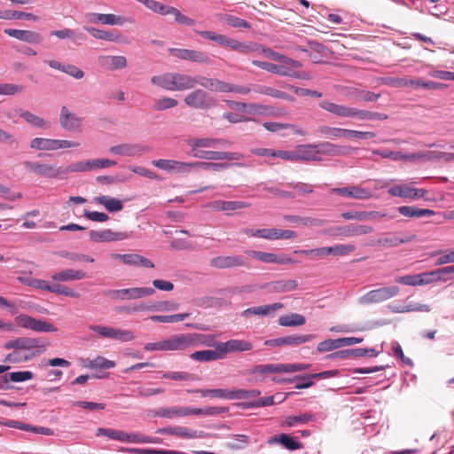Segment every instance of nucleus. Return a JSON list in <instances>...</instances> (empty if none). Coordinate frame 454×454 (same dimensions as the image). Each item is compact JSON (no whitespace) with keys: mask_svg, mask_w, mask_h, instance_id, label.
I'll list each match as a JSON object with an SVG mask.
<instances>
[{"mask_svg":"<svg viewBox=\"0 0 454 454\" xmlns=\"http://www.w3.org/2000/svg\"><path fill=\"white\" fill-rule=\"evenodd\" d=\"M194 32L205 39L214 41L223 47L229 48L242 54L258 52L261 49V45L256 43H245L238 40L232 39L231 37H228L225 35L216 34L213 31L194 30Z\"/></svg>","mask_w":454,"mask_h":454,"instance_id":"nucleus-1","label":"nucleus"},{"mask_svg":"<svg viewBox=\"0 0 454 454\" xmlns=\"http://www.w3.org/2000/svg\"><path fill=\"white\" fill-rule=\"evenodd\" d=\"M182 351L188 348H197L199 346L215 348L217 350V345L221 342L215 340L212 334H203L198 333H180Z\"/></svg>","mask_w":454,"mask_h":454,"instance_id":"nucleus-2","label":"nucleus"},{"mask_svg":"<svg viewBox=\"0 0 454 454\" xmlns=\"http://www.w3.org/2000/svg\"><path fill=\"white\" fill-rule=\"evenodd\" d=\"M184 101L189 107L200 110H207L216 106V100L201 89L194 90L187 94Z\"/></svg>","mask_w":454,"mask_h":454,"instance_id":"nucleus-3","label":"nucleus"},{"mask_svg":"<svg viewBox=\"0 0 454 454\" xmlns=\"http://www.w3.org/2000/svg\"><path fill=\"white\" fill-rule=\"evenodd\" d=\"M5 349L32 350L36 349L35 356L46 350V345L41 338L19 337L4 343Z\"/></svg>","mask_w":454,"mask_h":454,"instance_id":"nucleus-4","label":"nucleus"},{"mask_svg":"<svg viewBox=\"0 0 454 454\" xmlns=\"http://www.w3.org/2000/svg\"><path fill=\"white\" fill-rule=\"evenodd\" d=\"M23 166L27 172L40 176L62 179V168L56 165L25 160Z\"/></svg>","mask_w":454,"mask_h":454,"instance_id":"nucleus-5","label":"nucleus"},{"mask_svg":"<svg viewBox=\"0 0 454 454\" xmlns=\"http://www.w3.org/2000/svg\"><path fill=\"white\" fill-rule=\"evenodd\" d=\"M15 322L21 327L39 333H56L58 331L51 323L36 319L31 316L21 314L15 317Z\"/></svg>","mask_w":454,"mask_h":454,"instance_id":"nucleus-6","label":"nucleus"},{"mask_svg":"<svg viewBox=\"0 0 454 454\" xmlns=\"http://www.w3.org/2000/svg\"><path fill=\"white\" fill-rule=\"evenodd\" d=\"M90 330L98 333L102 337L120 341H129L135 339L134 333L129 330H122L99 325H90Z\"/></svg>","mask_w":454,"mask_h":454,"instance_id":"nucleus-7","label":"nucleus"},{"mask_svg":"<svg viewBox=\"0 0 454 454\" xmlns=\"http://www.w3.org/2000/svg\"><path fill=\"white\" fill-rule=\"evenodd\" d=\"M399 294V287L396 286L380 287L366 293L360 298L363 304L377 303L387 301Z\"/></svg>","mask_w":454,"mask_h":454,"instance_id":"nucleus-8","label":"nucleus"},{"mask_svg":"<svg viewBox=\"0 0 454 454\" xmlns=\"http://www.w3.org/2000/svg\"><path fill=\"white\" fill-rule=\"evenodd\" d=\"M215 269L223 270L248 266L247 260L242 255H219L212 258L209 262Z\"/></svg>","mask_w":454,"mask_h":454,"instance_id":"nucleus-9","label":"nucleus"},{"mask_svg":"<svg viewBox=\"0 0 454 454\" xmlns=\"http://www.w3.org/2000/svg\"><path fill=\"white\" fill-rule=\"evenodd\" d=\"M168 51L171 56L180 59L190 60L200 64H208L210 62V59L207 54L200 51L168 48Z\"/></svg>","mask_w":454,"mask_h":454,"instance_id":"nucleus-10","label":"nucleus"},{"mask_svg":"<svg viewBox=\"0 0 454 454\" xmlns=\"http://www.w3.org/2000/svg\"><path fill=\"white\" fill-rule=\"evenodd\" d=\"M373 229L370 225L350 223L344 226H335L329 230V232L333 236H361L372 232Z\"/></svg>","mask_w":454,"mask_h":454,"instance_id":"nucleus-11","label":"nucleus"},{"mask_svg":"<svg viewBox=\"0 0 454 454\" xmlns=\"http://www.w3.org/2000/svg\"><path fill=\"white\" fill-rule=\"evenodd\" d=\"M144 348L146 351H182L180 333L160 341L146 343Z\"/></svg>","mask_w":454,"mask_h":454,"instance_id":"nucleus-12","label":"nucleus"},{"mask_svg":"<svg viewBox=\"0 0 454 454\" xmlns=\"http://www.w3.org/2000/svg\"><path fill=\"white\" fill-rule=\"evenodd\" d=\"M316 338L315 334H294L285 337L270 339L265 341V345L270 347L299 346Z\"/></svg>","mask_w":454,"mask_h":454,"instance_id":"nucleus-13","label":"nucleus"},{"mask_svg":"<svg viewBox=\"0 0 454 454\" xmlns=\"http://www.w3.org/2000/svg\"><path fill=\"white\" fill-rule=\"evenodd\" d=\"M387 193L393 197L416 200L424 198L427 194V191L425 189L413 188L408 184H401L392 186L387 190Z\"/></svg>","mask_w":454,"mask_h":454,"instance_id":"nucleus-14","label":"nucleus"},{"mask_svg":"<svg viewBox=\"0 0 454 454\" xmlns=\"http://www.w3.org/2000/svg\"><path fill=\"white\" fill-rule=\"evenodd\" d=\"M193 156L207 160H239L244 158V155L237 152H220V151H196Z\"/></svg>","mask_w":454,"mask_h":454,"instance_id":"nucleus-15","label":"nucleus"},{"mask_svg":"<svg viewBox=\"0 0 454 454\" xmlns=\"http://www.w3.org/2000/svg\"><path fill=\"white\" fill-rule=\"evenodd\" d=\"M331 192L356 200H368L372 198L373 196L372 192L369 189L363 188L358 185H349L347 187L333 188L331 190Z\"/></svg>","mask_w":454,"mask_h":454,"instance_id":"nucleus-16","label":"nucleus"},{"mask_svg":"<svg viewBox=\"0 0 454 454\" xmlns=\"http://www.w3.org/2000/svg\"><path fill=\"white\" fill-rule=\"evenodd\" d=\"M416 238L415 234L390 232L387 233L385 237L379 239L377 244L383 247H393L400 244L411 242Z\"/></svg>","mask_w":454,"mask_h":454,"instance_id":"nucleus-17","label":"nucleus"},{"mask_svg":"<svg viewBox=\"0 0 454 454\" xmlns=\"http://www.w3.org/2000/svg\"><path fill=\"white\" fill-rule=\"evenodd\" d=\"M157 434H170V435H176L181 438H187V439H195V438H202L204 437V433L202 431H196L192 430L186 427H167L159 428L156 431Z\"/></svg>","mask_w":454,"mask_h":454,"instance_id":"nucleus-18","label":"nucleus"},{"mask_svg":"<svg viewBox=\"0 0 454 454\" xmlns=\"http://www.w3.org/2000/svg\"><path fill=\"white\" fill-rule=\"evenodd\" d=\"M4 32L9 36L27 43L38 44L43 41L41 34L32 30L5 28Z\"/></svg>","mask_w":454,"mask_h":454,"instance_id":"nucleus-19","label":"nucleus"},{"mask_svg":"<svg viewBox=\"0 0 454 454\" xmlns=\"http://www.w3.org/2000/svg\"><path fill=\"white\" fill-rule=\"evenodd\" d=\"M110 153L121 156L142 155L150 151V147L139 144H122L111 146Z\"/></svg>","mask_w":454,"mask_h":454,"instance_id":"nucleus-20","label":"nucleus"},{"mask_svg":"<svg viewBox=\"0 0 454 454\" xmlns=\"http://www.w3.org/2000/svg\"><path fill=\"white\" fill-rule=\"evenodd\" d=\"M90 240L94 242H110L116 240H123L129 238L127 232H115L110 229L103 231H90L89 232Z\"/></svg>","mask_w":454,"mask_h":454,"instance_id":"nucleus-21","label":"nucleus"},{"mask_svg":"<svg viewBox=\"0 0 454 454\" xmlns=\"http://www.w3.org/2000/svg\"><path fill=\"white\" fill-rule=\"evenodd\" d=\"M246 254L251 257H254L262 262L267 263H278V264H287L292 263L293 260L286 255H278L273 253H267L255 250H247Z\"/></svg>","mask_w":454,"mask_h":454,"instance_id":"nucleus-22","label":"nucleus"},{"mask_svg":"<svg viewBox=\"0 0 454 454\" xmlns=\"http://www.w3.org/2000/svg\"><path fill=\"white\" fill-rule=\"evenodd\" d=\"M86 20L89 23L92 24H106V25H123L125 19L121 16H117L115 14H103V13H95L90 12L86 14Z\"/></svg>","mask_w":454,"mask_h":454,"instance_id":"nucleus-23","label":"nucleus"},{"mask_svg":"<svg viewBox=\"0 0 454 454\" xmlns=\"http://www.w3.org/2000/svg\"><path fill=\"white\" fill-rule=\"evenodd\" d=\"M218 347L223 354V358H224L228 353L249 351L253 348V344L243 340H230L220 343Z\"/></svg>","mask_w":454,"mask_h":454,"instance_id":"nucleus-24","label":"nucleus"},{"mask_svg":"<svg viewBox=\"0 0 454 454\" xmlns=\"http://www.w3.org/2000/svg\"><path fill=\"white\" fill-rule=\"evenodd\" d=\"M82 119L75 114L70 113L67 106H63L60 109L59 124L67 131L77 129L81 126Z\"/></svg>","mask_w":454,"mask_h":454,"instance_id":"nucleus-25","label":"nucleus"},{"mask_svg":"<svg viewBox=\"0 0 454 454\" xmlns=\"http://www.w3.org/2000/svg\"><path fill=\"white\" fill-rule=\"evenodd\" d=\"M208 206L215 211H236L247 208L251 204L240 200H214Z\"/></svg>","mask_w":454,"mask_h":454,"instance_id":"nucleus-26","label":"nucleus"},{"mask_svg":"<svg viewBox=\"0 0 454 454\" xmlns=\"http://www.w3.org/2000/svg\"><path fill=\"white\" fill-rule=\"evenodd\" d=\"M98 61L107 71L121 70L127 67V59L124 56H100Z\"/></svg>","mask_w":454,"mask_h":454,"instance_id":"nucleus-27","label":"nucleus"},{"mask_svg":"<svg viewBox=\"0 0 454 454\" xmlns=\"http://www.w3.org/2000/svg\"><path fill=\"white\" fill-rule=\"evenodd\" d=\"M317 155L344 156L348 154L349 149L330 142H322L315 145Z\"/></svg>","mask_w":454,"mask_h":454,"instance_id":"nucleus-28","label":"nucleus"},{"mask_svg":"<svg viewBox=\"0 0 454 454\" xmlns=\"http://www.w3.org/2000/svg\"><path fill=\"white\" fill-rule=\"evenodd\" d=\"M267 442L270 445L280 443L289 450H300L303 447L301 442L297 441L294 437H292L291 435L286 434L273 435L268 439Z\"/></svg>","mask_w":454,"mask_h":454,"instance_id":"nucleus-29","label":"nucleus"},{"mask_svg":"<svg viewBox=\"0 0 454 454\" xmlns=\"http://www.w3.org/2000/svg\"><path fill=\"white\" fill-rule=\"evenodd\" d=\"M319 106L323 110H325L338 117L341 118H351L353 107H349L343 105H337L328 100H322L319 102Z\"/></svg>","mask_w":454,"mask_h":454,"instance_id":"nucleus-30","label":"nucleus"},{"mask_svg":"<svg viewBox=\"0 0 454 454\" xmlns=\"http://www.w3.org/2000/svg\"><path fill=\"white\" fill-rule=\"evenodd\" d=\"M154 415L161 418H176V417H185L192 415V407H183V406H172V407H161L154 411Z\"/></svg>","mask_w":454,"mask_h":454,"instance_id":"nucleus-31","label":"nucleus"},{"mask_svg":"<svg viewBox=\"0 0 454 454\" xmlns=\"http://www.w3.org/2000/svg\"><path fill=\"white\" fill-rule=\"evenodd\" d=\"M258 53H264L268 58L272 60L278 61L283 63L284 66H286L291 68H301L302 64L295 59H290L285 55H282L277 51H272L270 48H263L261 46Z\"/></svg>","mask_w":454,"mask_h":454,"instance_id":"nucleus-32","label":"nucleus"},{"mask_svg":"<svg viewBox=\"0 0 454 454\" xmlns=\"http://www.w3.org/2000/svg\"><path fill=\"white\" fill-rule=\"evenodd\" d=\"M296 161H320L315 145H300L295 149Z\"/></svg>","mask_w":454,"mask_h":454,"instance_id":"nucleus-33","label":"nucleus"},{"mask_svg":"<svg viewBox=\"0 0 454 454\" xmlns=\"http://www.w3.org/2000/svg\"><path fill=\"white\" fill-rule=\"evenodd\" d=\"M263 287L274 293H288L298 287V282L295 279H279L267 283Z\"/></svg>","mask_w":454,"mask_h":454,"instance_id":"nucleus-34","label":"nucleus"},{"mask_svg":"<svg viewBox=\"0 0 454 454\" xmlns=\"http://www.w3.org/2000/svg\"><path fill=\"white\" fill-rule=\"evenodd\" d=\"M283 308L284 305L282 303L276 302L269 305L248 308L243 311L242 315L247 317L251 316H266Z\"/></svg>","mask_w":454,"mask_h":454,"instance_id":"nucleus-35","label":"nucleus"},{"mask_svg":"<svg viewBox=\"0 0 454 454\" xmlns=\"http://www.w3.org/2000/svg\"><path fill=\"white\" fill-rule=\"evenodd\" d=\"M155 294L153 287H131L122 289V300H137Z\"/></svg>","mask_w":454,"mask_h":454,"instance_id":"nucleus-36","label":"nucleus"},{"mask_svg":"<svg viewBox=\"0 0 454 454\" xmlns=\"http://www.w3.org/2000/svg\"><path fill=\"white\" fill-rule=\"evenodd\" d=\"M153 164L163 170H177L178 172H186L189 170V163L172 160L160 159L153 161Z\"/></svg>","mask_w":454,"mask_h":454,"instance_id":"nucleus-37","label":"nucleus"},{"mask_svg":"<svg viewBox=\"0 0 454 454\" xmlns=\"http://www.w3.org/2000/svg\"><path fill=\"white\" fill-rule=\"evenodd\" d=\"M151 82L167 90H176L175 73H165L160 75H154L151 78Z\"/></svg>","mask_w":454,"mask_h":454,"instance_id":"nucleus-38","label":"nucleus"},{"mask_svg":"<svg viewBox=\"0 0 454 454\" xmlns=\"http://www.w3.org/2000/svg\"><path fill=\"white\" fill-rule=\"evenodd\" d=\"M252 64L270 73L279 74L282 76L293 75L291 67L286 66H278L270 62L253 60Z\"/></svg>","mask_w":454,"mask_h":454,"instance_id":"nucleus-39","label":"nucleus"},{"mask_svg":"<svg viewBox=\"0 0 454 454\" xmlns=\"http://www.w3.org/2000/svg\"><path fill=\"white\" fill-rule=\"evenodd\" d=\"M94 201L99 205L104 206V207L110 213L119 212L123 209V203L121 200L101 195L95 197Z\"/></svg>","mask_w":454,"mask_h":454,"instance_id":"nucleus-40","label":"nucleus"},{"mask_svg":"<svg viewBox=\"0 0 454 454\" xmlns=\"http://www.w3.org/2000/svg\"><path fill=\"white\" fill-rule=\"evenodd\" d=\"M86 277V273L82 270L73 269H66L59 272L54 273L51 277L53 281L67 282L72 280H80Z\"/></svg>","mask_w":454,"mask_h":454,"instance_id":"nucleus-41","label":"nucleus"},{"mask_svg":"<svg viewBox=\"0 0 454 454\" xmlns=\"http://www.w3.org/2000/svg\"><path fill=\"white\" fill-rule=\"evenodd\" d=\"M51 35H55L59 39H72L76 44H81L86 40V35L83 33L77 32L71 28H64L60 30H52Z\"/></svg>","mask_w":454,"mask_h":454,"instance_id":"nucleus-42","label":"nucleus"},{"mask_svg":"<svg viewBox=\"0 0 454 454\" xmlns=\"http://www.w3.org/2000/svg\"><path fill=\"white\" fill-rule=\"evenodd\" d=\"M398 212L406 217H426L435 215L434 211L427 208H417L411 206H401L397 208Z\"/></svg>","mask_w":454,"mask_h":454,"instance_id":"nucleus-43","label":"nucleus"},{"mask_svg":"<svg viewBox=\"0 0 454 454\" xmlns=\"http://www.w3.org/2000/svg\"><path fill=\"white\" fill-rule=\"evenodd\" d=\"M194 88L199 84L207 90L221 92L223 81L203 75H194Z\"/></svg>","mask_w":454,"mask_h":454,"instance_id":"nucleus-44","label":"nucleus"},{"mask_svg":"<svg viewBox=\"0 0 454 454\" xmlns=\"http://www.w3.org/2000/svg\"><path fill=\"white\" fill-rule=\"evenodd\" d=\"M190 357L195 361L209 362L223 359L220 348L217 346V350L207 349L195 351L191 354Z\"/></svg>","mask_w":454,"mask_h":454,"instance_id":"nucleus-45","label":"nucleus"},{"mask_svg":"<svg viewBox=\"0 0 454 454\" xmlns=\"http://www.w3.org/2000/svg\"><path fill=\"white\" fill-rule=\"evenodd\" d=\"M232 164L227 163V162H221V163H215V162H207V161H197V162H191L189 163V169L191 168H200L205 170H213V171H221L223 169H225L229 167H231ZM233 165L239 166V167H244V163H234Z\"/></svg>","mask_w":454,"mask_h":454,"instance_id":"nucleus-46","label":"nucleus"},{"mask_svg":"<svg viewBox=\"0 0 454 454\" xmlns=\"http://www.w3.org/2000/svg\"><path fill=\"white\" fill-rule=\"evenodd\" d=\"M278 323L281 326L294 327L303 325L306 318L298 313H290L278 317Z\"/></svg>","mask_w":454,"mask_h":454,"instance_id":"nucleus-47","label":"nucleus"},{"mask_svg":"<svg viewBox=\"0 0 454 454\" xmlns=\"http://www.w3.org/2000/svg\"><path fill=\"white\" fill-rule=\"evenodd\" d=\"M217 138L213 137L190 138L187 140L192 153L200 151V148H217Z\"/></svg>","mask_w":454,"mask_h":454,"instance_id":"nucleus-48","label":"nucleus"},{"mask_svg":"<svg viewBox=\"0 0 454 454\" xmlns=\"http://www.w3.org/2000/svg\"><path fill=\"white\" fill-rule=\"evenodd\" d=\"M123 263L135 267H154V264L148 258L137 254H127V256L123 258Z\"/></svg>","mask_w":454,"mask_h":454,"instance_id":"nucleus-49","label":"nucleus"},{"mask_svg":"<svg viewBox=\"0 0 454 454\" xmlns=\"http://www.w3.org/2000/svg\"><path fill=\"white\" fill-rule=\"evenodd\" d=\"M194 76L175 73L176 90L182 91L194 89Z\"/></svg>","mask_w":454,"mask_h":454,"instance_id":"nucleus-50","label":"nucleus"},{"mask_svg":"<svg viewBox=\"0 0 454 454\" xmlns=\"http://www.w3.org/2000/svg\"><path fill=\"white\" fill-rule=\"evenodd\" d=\"M34 374L29 371H20V372H13L10 373H5L4 375L0 377V383H8L9 381L12 382H22L25 380H28L33 379Z\"/></svg>","mask_w":454,"mask_h":454,"instance_id":"nucleus-51","label":"nucleus"},{"mask_svg":"<svg viewBox=\"0 0 454 454\" xmlns=\"http://www.w3.org/2000/svg\"><path fill=\"white\" fill-rule=\"evenodd\" d=\"M284 218L293 223L301 224L304 226H323L325 223V220L317 219L312 217H301L298 215H285Z\"/></svg>","mask_w":454,"mask_h":454,"instance_id":"nucleus-52","label":"nucleus"},{"mask_svg":"<svg viewBox=\"0 0 454 454\" xmlns=\"http://www.w3.org/2000/svg\"><path fill=\"white\" fill-rule=\"evenodd\" d=\"M57 139L35 137L31 140L30 147L32 149L43 151H54L56 150Z\"/></svg>","mask_w":454,"mask_h":454,"instance_id":"nucleus-53","label":"nucleus"},{"mask_svg":"<svg viewBox=\"0 0 454 454\" xmlns=\"http://www.w3.org/2000/svg\"><path fill=\"white\" fill-rule=\"evenodd\" d=\"M84 30L90 33L94 38L108 42H118L120 36L113 34L112 32L98 29L91 27H84Z\"/></svg>","mask_w":454,"mask_h":454,"instance_id":"nucleus-54","label":"nucleus"},{"mask_svg":"<svg viewBox=\"0 0 454 454\" xmlns=\"http://www.w3.org/2000/svg\"><path fill=\"white\" fill-rule=\"evenodd\" d=\"M91 171L90 160H81L70 164L66 168H62V179L66 178L67 176L71 172H86Z\"/></svg>","mask_w":454,"mask_h":454,"instance_id":"nucleus-55","label":"nucleus"},{"mask_svg":"<svg viewBox=\"0 0 454 454\" xmlns=\"http://www.w3.org/2000/svg\"><path fill=\"white\" fill-rule=\"evenodd\" d=\"M250 374H270V373H281V364H257L254 365L249 370Z\"/></svg>","mask_w":454,"mask_h":454,"instance_id":"nucleus-56","label":"nucleus"},{"mask_svg":"<svg viewBox=\"0 0 454 454\" xmlns=\"http://www.w3.org/2000/svg\"><path fill=\"white\" fill-rule=\"evenodd\" d=\"M122 451L130 454H187L185 452L168 450H154V449H138V448H123Z\"/></svg>","mask_w":454,"mask_h":454,"instance_id":"nucleus-57","label":"nucleus"},{"mask_svg":"<svg viewBox=\"0 0 454 454\" xmlns=\"http://www.w3.org/2000/svg\"><path fill=\"white\" fill-rule=\"evenodd\" d=\"M189 316V313H179L175 315H155L151 316L150 319L153 322L176 323L186 319Z\"/></svg>","mask_w":454,"mask_h":454,"instance_id":"nucleus-58","label":"nucleus"},{"mask_svg":"<svg viewBox=\"0 0 454 454\" xmlns=\"http://www.w3.org/2000/svg\"><path fill=\"white\" fill-rule=\"evenodd\" d=\"M189 393L197 392L201 395V396H213L217 398H223L231 400V390L228 389H221V388H214V389H197V390H188Z\"/></svg>","mask_w":454,"mask_h":454,"instance_id":"nucleus-59","label":"nucleus"},{"mask_svg":"<svg viewBox=\"0 0 454 454\" xmlns=\"http://www.w3.org/2000/svg\"><path fill=\"white\" fill-rule=\"evenodd\" d=\"M316 131L322 137L336 139L340 137L341 128L320 125L317 128Z\"/></svg>","mask_w":454,"mask_h":454,"instance_id":"nucleus-60","label":"nucleus"},{"mask_svg":"<svg viewBox=\"0 0 454 454\" xmlns=\"http://www.w3.org/2000/svg\"><path fill=\"white\" fill-rule=\"evenodd\" d=\"M229 106L231 109L237 110L239 112H244L247 114H252L258 112L260 109L262 108V106L252 104V103H243V102H238V101H231L229 103Z\"/></svg>","mask_w":454,"mask_h":454,"instance_id":"nucleus-61","label":"nucleus"},{"mask_svg":"<svg viewBox=\"0 0 454 454\" xmlns=\"http://www.w3.org/2000/svg\"><path fill=\"white\" fill-rule=\"evenodd\" d=\"M356 250V247L351 244H340L334 247H327L328 255L343 256Z\"/></svg>","mask_w":454,"mask_h":454,"instance_id":"nucleus-62","label":"nucleus"},{"mask_svg":"<svg viewBox=\"0 0 454 454\" xmlns=\"http://www.w3.org/2000/svg\"><path fill=\"white\" fill-rule=\"evenodd\" d=\"M254 91L260 93L270 96L275 98H280V99H290L291 97L285 91L274 89L272 87L269 86H257V89L254 90Z\"/></svg>","mask_w":454,"mask_h":454,"instance_id":"nucleus-63","label":"nucleus"},{"mask_svg":"<svg viewBox=\"0 0 454 454\" xmlns=\"http://www.w3.org/2000/svg\"><path fill=\"white\" fill-rule=\"evenodd\" d=\"M87 366L91 369H111L115 366V363L105 358L104 356H97L96 358L90 360Z\"/></svg>","mask_w":454,"mask_h":454,"instance_id":"nucleus-64","label":"nucleus"}]
</instances>
